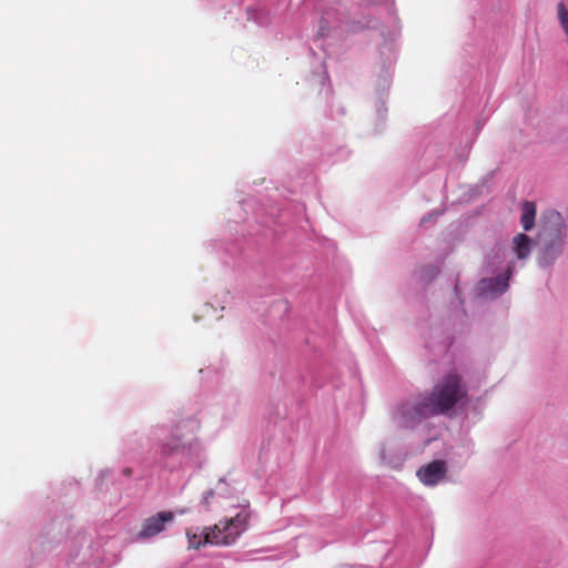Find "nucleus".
Here are the masks:
<instances>
[{"label":"nucleus","mask_w":568,"mask_h":568,"mask_svg":"<svg viewBox=\"0 0 568 568\" xmlns=\"http://www.w3.org/2000/svg\"><path fill=\"white\" fill-rule=\"evenodd\" d=\"M513 252L518 260H525L531 252V240L524 233H518L513 239Z\"/></svg>","instance_id":"nucleus-6"},{"label":"nucleus","mask_w":568,"mask_h":568,"mask_svg":"<svg viewBox=\"0 0 568 568\" xmlns=\"http://www.w3.org/2000/svg\"><path fill=\"white\" fill-rule=\"evenodd\" d=\"M466 396L463 378L448 373L430 390L397 403L392 410V420L398 428L414 429L425 419L448 414Z\"/></svg>","instance_id":"nucleus-1"},{"label":"nucleus","mask_w":568,"mask_h":568,"mask_svg":"<svg viewBox=\"0 0 568 568\" xmlns=\"http://www.w3.org/2000/svg\"><path fill=\"white\" fill-rule=\"evenodd\" d=\"M251 518V511L243 509L234 517L221 520L207 528L204 535V542L214 546H230L247 530Z\"/></svg>","instance_id":"nucleus-2"},{"label":"nucleus","mask_w":568,"mask_h":568,"mask_svg":"<svg viewBox=\"0 0 568 568\" xmlns=\"http://www.w3.org/2000/svg\"><path fill=\"white\" fill-rule=\"evenodd\" d=\"M513 273V265H508L507 270L504 274H499L496 277L483 280L480 282L481 288L484 291H489L491 293H504L509 285V278Z\"/></svg>","instance_id":"nucleus-5"},{"label":"nucleus","mask_w":568,"mask_h":568,"mask_svg":"<svg viewBox=\"0 0 568 568\" xmlns=\"http://www.w3.org/2000/svg\"><path fill=\"white\" fill-rule=\"evenodd\" d=\"M174 520L173 511H160L154 516L146 518L139 531V538H152L165 529V525Z\"/></svg>","instance_id":"nucleus-3"},{"label":"nucleus","mask_w":568,"mask_h":568,"mask_svg":"<svg viewBox=\"0 0 568 568\" xmlns=\"http://www.w3.org/2000/svg\"><path fill=\"white\" fill-rule=\"evenodd\" d=\"M557 11L560 24L568 37V10L562 2H559L557 6Z\"/></svg>","instance_id":"nucleus-11"},{"label":"nucleus","mask_w":568,"mask_h":568,"mask_svg":"<svg viewBox=\"0 0 568 568\" xmlns=\"http://www.w3.org/2000/svg\"><path fill=\"white\" fill-rule=\"evenodd\" d=\"M536 217V204L534 202L526 201L521 207L520 223L525 231H530L535 225Z\"/></svg>","instance_id":"nucleus-8"},{"label":"nucleus","mask_w":568,"mask_h":568,"mask_svg":"<svg viewBox=\"0 0 568 568\" xmlns=\"http://www.w3.org/2000/svg\"><path fill=\"white\" fill-rule=\"evenodd\" d=\"M123 473H124V475L129 476V475H131V469L125 468V469L123 470Z\"/></svg>","instance_id":"nucleus-14"},{"label":"nucleus","mask_w":568,"mask_h":568,"mask_svg":"<svg viewBox=\"0 0 568 568\" xmlns=\"http://www.w3.org/2000/svg\"><path fill=\"white\" fill-rule=\"evenodd\" d=\"M180 448H181L180 440L173 438V439L162 444L161 454L164 456H171L174 453L179 452Z\"/></svg>","instance_id":"nucleus-10"},{"label":"nucleus","mask_w":568,"mask_h":568,"mask_svg":"<svg viewBox=\"0 0 568 568\" xmlns=\"http://www.w3.org/2000/svg\"><path fill=\"white\" fill-rule=\"evenodd\" d=\"M548 221H549V223L554 224L555 226H561L564 223L562 216L558 212L549 213Z\"/></svg>","instance_id":"nucleus-12"},{"label":"nucleus","mask_w":568,"mask_h":568,"mask_svg":"<svg viewBox=\"0 0 568 568\" xmlns=\"http://www.w3.org/2000/svg\"><path fill=\"white\" fill-rule=\"evenodd\" d=\"M207 531V528L204 530V531H201V532H193L192 530H187L186 531V537H187V541H189V547L190 548H194V549H199L200 546L202 545H206L204 542V535L205 532Z\"/></svg>","instance_id":"nucleus-9"},{"label":"nucleus","mask_w":568,"mask_h":568,"mask_svg":"<svg viewBox=\"0 0 568 568\" xmlns=\"http://www.w3.org/2000/svg\"><path fill=\"white\" fill-rule=\"evenodd\" d=\"M561 247H562L561 240H557L552 243L547 244L540 255V258H539L540 264L542 266H547L550 263H552V261L559 256V254L561 252Z\"/></svg>","instance_id":"nucleus-7"},{"label":"nucleus","mask_w":568,"mask_h":568,"mask_svg":"<svg viewBox=\"0 0 568 568\" xmlns=\"http://www.w3.org/2000/svg\"><path fill=\"white\" fill-rule=\"evenodd\" d=\"M447 468L443 460H433L417 470L418 479L426 486L437 485L446 475Z\"/></svg>","instance_id":"nucleus-4"},{"label":"nucleus","mask_w":568,"mask_h":568,"mask_svg":"<svg viewBox=\"0 0 568 568\" xmlns=\"http://www.w3.org/2000/svg\"><path fill=\"white\" fill-rule=\"evenodd\" d=\"M214 497V491L212 489L207 490L204 493L203 495V499H202V503L209 507L210 505V500Z\"/></svg>","instance_id":"nucleus-13"}]
</instances>
